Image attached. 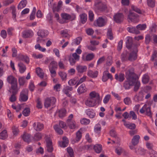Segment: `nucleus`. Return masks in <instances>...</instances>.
<instances>
[{"label": "nucleus", "instance_id": "36", "mask_svg": "<svg viewBox=\"0 0 157 157\" xmlns=\"http://www.w3.org/2000/svg\"><path fill=\"white\" fill-rule=\"evenodd\" d=\"M36 72L40 78H43L44 73L41 68L39 67H37L36 69Z\"/></svg>", "mask_w": 157, "mask_h": 157}, {"label": "nucleus", "instance_id": "4", "mask_svg": "<svg viewBox=\"0 0 157 157\" xmlns=\"http://www.w3.org/2000/svg\"><path fill=\"white\" fill-rule=\"evenodd\" d=\"M7 81L8 83L11 84V90L17 89V79L13 76L10 75L7 78Z\"/></svg>", "mask_w": 157, "mask_h": 157}, {"label": "nucleus", "instance_id": "56", "mask_svg": "<svg viewBox=\"0 0 157 157\" xmlns=\"http://www.w3.org/2000/svg\"><path fill=\"white\" fill-rule=\"evenodd\" d=\"M147 4L149 6L153 7L155 6V0H147Z\"/></svg>", "mask_w": 157, "mask_h": 157}, {"label": "nucleus", "instance_id": "48", "mask_svg": "<svg viewBox=\"0 0 157 157\" xmlns=\"http://www.w3.org/2000/svg\"><path fill=\"white\" fill-rule=\"evenodd\" d=\"M53 128L55 131L59 134L61 135L63 134V131L61 128H59V126L58 125H54Z\"/></svg>", "mask_w": 157, "mask_h": 157}, {"label": "nucleus", "instance_id": "20", "mask_svg": "<svg viewBox=\"0 0 157 157\" xmlns=\"http://www.w3.org/2000/svg\"><path fill=\"white\" fill-rule=\"evenodd\" d=\"M33 34V32L32 31L28 30L23 31L22 33V36L24 38H27L32 37Z\"/></svg>", "mask_w": 157, "mask_h": 157}, {"label": "nucleus", "instance_id": "12", "mask_svg": "<svg viewBox=\"0 0 157 157\" xmlns=\"http://www.w3.org/2000/svg\"><path fill=\"white\" fill-rule=\"evenodd\" d=\"M61 16L62 19L65 21L68 20L72 21L74 20L76 17L75 15L74 14H69L66 13H62Z\"/></svg>", "mask_w": 157, "mask_h": 157}, {"label": "nucleus", "instance_id": "63", "mask_svg": "<svg viewBox=\"0 0 157 157\" xmlns=\"http://www.w3.org/2000/svg\"><path fill=\"white\" fill-rule=\"evenodd\" d=\"M107 36L108 38L110 40L113 39V37L111 29H108L107 33Z\"/></svg>", "mask_w": 157, "mask_h": 157}, {"label": "nucleus", "instance_id": "27", "mask_svg": "<svg viewBox=\"0 0 157 157\" xmlns=\"http://www.w3.org/2000/svg\"><path fill=\"white\" fill-rule=\"evenodd\" d=\"M63 141L62 142H59V145L62 147H65L68 145V139L66 137H64L63 138Z\"/></svg>", "mask_w": 157, "mask_h": 157}, {"label": "nucleus", "instance_id": "19", "mask_svg": "<svg viewBox=\"0 0 157 157\" xmlns=\"http://www.w3.org/2000/svg\"><path fill=\"white\" fill-rule=\"evenodd\" d=\"M73 90V88L69 86L65 87L63 90V92L67 96L70 97L71 96V92Z\"/></svg>", "mask_w": 157, "mask_h": 157}, {"label": "nucleus", "instance_id": "5", "mask_svg": "<svg viewBox=\"0 0 157 157\" xmlns=\"http://www.w3.org/2000/svg\"><path fill=\"white\" fill-rule=\"evenodd\" d=\"M140 112L142 114L145 113L149 117L151 116L152 113L151 110L150 106L148 103H147L144 105L140 110Z\"/></svg>", "mask_w": 157, "mask_h": 157}, {"label": "nucleus", "instance_id": "46", "mask_svg": "<svg viewBox=\"0 0 157 157\" xmlns=\"http://www.w3.org/2000/svg\"><path fill=\"white\" fill-rule=\"evenodd\" d=\"M125 126L127 128L130 129H134L136 128V125L133 123L128 122L127 124H125Z\"/></svg>", "mask_w": 157, "mask_h": 157}, {"label": "nucleus", "instance_id": "28", "mask_svg": "<svg viewBox=\"0 0 157 157\" xmlns=\"http://www.w3.org/2000/svg\"><path fill=\"white\" fill-rule=\"evenodd\" d=\"M140 136L138 135L134 136L132 140V144L134 146L136 145L139 142Z\"/></svg>", "mask_w": 157, "mask_h": 157}, {"label": "nucleus", "instance_id": "53", "mask_svg": "<svg viewBox=\"0 0 157 157\" xmlns=\"http://www.w3.org/2000/svg\"><path fill=\"white\" fill-rule=\"evenodd\" d=\"M35 48L36 49H38L43 52H45L46 51V49L41 47L39 44H36L35 46Z\"/></svg>", "mask_w": 157, "mask_h": 157}, {"label": "nucleus", "instance_id": "41", "mask_svg": "<svg viewBox=\"0 0 157 157\" xmlns=\"http://www.w3.org/2000/svg\"><path fill=\"white\" fill-rule=\"evenodd\" d=\"M10 8L11 10V13L12 16V17L13 19H14L15 20L16 17V9L15 7L14 6H11Z\"/></svg>", "mask_w": 157, "mask_h": 157}, {"label": "nucleus", "instance_id": "14", "mask_svg": "<svg viewBox=\"0 0 157 157\" xmlns=\"http://www.w3.org/2000/svg\"><path fill=\"white\" fill-rule=\"evenodd\" d=\"M108 79L111 80L113 79V77L108 70L105 71L103 72V76L102 77V80L103 82H105L107 81Z\"/></svg>", "mask_w": 157, "mask_h": 157}, {"label": "nucleus", "instance_id": "30", "mask_svg": "<svg viewBox=\"0 0 157 157\" xmlns=\"http://www.w3.org/2000/svg\"><path fill=\"white\" fill-rule=\"evenodd\" d=\"M90 97L93 99H96V100H99L100 99V95L99 94L95 91H92L90 92L89 94Z\"/></svg>", "mask_w": 157, "mask_h": 157}, {"label": "nucleus", "instance_id": "8", "mask_svg": "<svg viewBox=\"0 0 157 157\" xmlns=\"http://www.w3.org/2000/svg\"><path fill=\"white\" fill-rule=\"evenodd\" d=\"M106 23L107 20L105 18L99 17L95 21L94 24L96 26L101 27L104 26Z\"/></svg>", "mask_w": 157, "mask_h": 157}, {"label": "nucleus", "instance_id": "37", "mask_svg": "<svg viewBox=\"0 0 157 157\" xmlns=\"http://www.w3.org/2000/svg\"><path fill=\"white\" fill-rule=\"evenodd\" d=\"M94 149L97 153H99L101 151L102 149V146L101 144H96L94 145Z\"/></svg>", "mask_w": 157, "mask_h": 157}, {"label": "nucleus", "instance_id": "2", "mask_svg": "<svg viewBox=\"0 0 157 157\" xmlns=\"http://www.w3.org/2000/svg\"><path fill=\"white\" fill-rule=\"evenodd\" d=\"M107 9L106 4L103 3L101 0H95L93 10L96 12L105 11Z\"/></svg>", "mask_w": 157, "mask_h": 157}, {"label": "nucleus", "instance_id": "6", "mask_svg": "<svg viewBox=\"0 0 157 157\" xmlns=\"http://www.w3.org/2000/svg\"><path fill=\"white\" fill-rule=\"evenodd\" d=\"M46 147L47 151L49 152H52L53 150L52 141L51 138L48 136L45 137Z\"/></svg>", "mask_w": 157, "mask_h": 157}, {"label": "nucleus", "instance_id": "18", "mask_svg": "<svg viewBox=\"0 0 157 157\" xmlns=\"http://www.w3.org/2000/svg\"><path fill=\"white\" fill-rule=\"evenodd\" d=\"M138 15L134 13L131 12H129V14L128 15V19L129 21L134 22L138 18Z\"/></svg>", "mask_w": 157, "mask_h": 157}, {"label": "nucleus", "instance_id": "32", "mask_svg": "<svg viewBox=\"0 0 157 157\" xmlns=\"http://www.w3.org/2000/svg\"><path fill=\"white\" fill-rule=\"evenodd\" d=\"M124 74L120 73L119 74H116L115 75V78L117 81L120 82H123L124 79Z\"/></svg>", "mask_w": 157, "mask_h": 157}, {"label": "nucleus", "instance_id": "50", "mask_svg": "<svg viewBox=\"0 0 157 157\" xmlns=\"http://www.w3.org/2000/svg\"><path fill=\"white\" fill-rule=\"evenodd\" d=\"M80 122L82 124L87 125L90 123V121L89 119L83 118L80 120Z\"/></svg>", "mask_w": 157, "mask_h": 157}, {"label": "nucleus", "instance_id": "60", "mask_svg": "<svg viewBox=\"0 0 157 157\" xmlns=\"http://www.w3.org/2000/svg\"><path fill=\"white\" fill-rule=\"evenodd\" d=\"M94 14L93 12L90 10L89 12V19L90 21H92L94 20Z\"/></svg>", "mask_w": 157, "mask_h": 157}, {"label": "nucleus", "instance_id": "31", "mask_svg": "<svg viewBox=\"0 0 157 157\" xmlns=\"http://www.w3.org/2000/svg\"><path fill=\"white\" fill-rule=\"evenodd\" d=\"M86 91V88L85 84H82L78 88V92L79 94H82Z\"/></svg>", "mask_w": 157, "mask_h": 157}, {"label": "nucleus", "instance_id": "21", "mask_svg": "<svg viewBox=\"0 0 157 157\" xmlns=\"http://www.w3.org/2000/svg\"><path fill=\"white\" fill-rule=\"evenodd\" d=\"M34 129L36 131H40L43 129L44 125L40 122H34L33 124Z\"/></svg>", "mask_w": 157, "mask_h": 157}, {"label": "nucleus", "instance_id": "42", "mask_svg": "<svg viewBox=\"0 0 157 157\" xmlns=\"http://www.w3.org/2000/svg\"><path fill=\"white\" fill-rule=\"evenodd\" d=\"M8 136L7 132L5 130L0 133V139L2 140L5 139Z\"/></svg>", "mask_w": 157, "mask_h": 157}, {"label": "nucleus", "instance_id": "47", "mask_svg": "<svg viewBox=\"0 0 157 157\" xmlns=\"http://www.w3.org/2000/svg\"><path fill=\"white\" fill-rule=\"evenodd\" d=\"M87 78V76L85 75H84L83 77L81 78L78 81L75 86V87H77L79 85L86 81Z\"/></svg>", "mask_w": 157, "mask_h": 157}, {"label": "nucleus", "instance_id": "15", "mask_svg": "<svg viewBox=\"0 0 157 157\" xmlns=\"http://www.w3.org/2000/svg\"><path fill=\"white\" fill-rule=\"evenodd\" d=\"M146 93L144 91L140 92L134 97V99L136 101H142L143 100L144 96L146 94Z\"/></svg>", "mask_w": 157, "mask_h": 157}, {"label": "nucleus", "instance_id": "34", "mask_svg": "<svg viewBox=\"0 0 157 157\" xmlns=\"http://www.w3.org/2000/svg\"><path fill=\"white\" fill-rule=\"evenodd\" d=\"M127 30L129 32L134 33L138 34L140 33L139 29L137 28V26L136 28L133 27H128Z\"/></svg>", "mask_w": 157, "mask_h": 157}, {"label": "nucleus", "instance_id": "23", "mask_svg": "<svg viewBox=\"0 0 157 157\" xmlns=\"http://www.w3.org/2000/svg\"><path fill=\"white\" fill-rule=\"evenodd\" d=\"M12 94L11 95L9 98V100L10 101L13 102L15 101L17 99L16 95L18 92V89H15V90H10Z\"/></svg>", "mask_w": 157, "mask_h": 157}, {"label": "nucleus", "instance_id": "16", "mask_svg": "<svg viewBox=\"0 0 157 157\" xmlns=\"http://www.w3.org/2000/svg\"><path fill=\"white\" fill-rule=\"evenodd\" d=\"M94 57L93 53L87 54L86 53H84L82 55V58L84 61H89L92 60Z\"/></svg>", "mask_w": 157, "mask_h": 157}, {"label": "nucleus", "instance_id": "64", "mask_svg": "<svg viewBox=\"0 0 157 157\" xmlns=\"http://www.w3.org/2000/svg\"><path fill=\"white\" fill-rule=\"evenodd\" d=\"M149 154L151 157H157V153L156 151L153 150H151L150 151Z\"/></svg>", "mask_w": 157, "mask_h": 157}, {"label": "nucleus", "instance_id": "29", "mask_svg": "<svg viewBox=\"0 0 157 157\" xmlns=\"http://www.w3.org/2000/svg\"><path fill=\"white\" fill-rule=\"evenodd\" d=\"M67 127L68 126L70 129H74L78 128L77 124L75 121L66 123Z\"/></svg>", "mask_w": 157, "mask_h": 157}, {"label": "nucleus", "instance_id": "59", "mask_svg": "<svg viewBox=\"0 0 157 157\" xmlns=\"http://www.w3.org/2000/svg\"><path fill=\"white\" fill-rule=\"evenodd\" d=\"M12 132L15 135H17L19 132V130L17 127L13 126L12 127Z\"/></svg>", "mask_w": 157, "mask_h": 157}, {"label": "nucleus", "instance_id": "13", "mask_svg": "<svg viewBox=\"0 0 157 157\" xmlns=\"http://www.w3.org/2000/svg\"><path fill=\"white\" fill-rule=\"evenodd\" d=\"M85 104L86 106L89 107H94L96 105V99L89 98L86 101Z\"/></svg>", "mask_w": 157, "mask_h": 157}, {"label": "nucleus", "instance_id": "33", "mask_svg": "<svg viewBox=\"0 0 157 157\" xmlns=\"http://www.w3.org/2000/svg\"><path fill=\"white\" fill-rule=\"evenodd\" d=\"M27 4L26 0H22L19 3L17 6V8L19 9H21L25 7Z\"/></svg>", "mask_w": 157, "mask_h": 157}, {"label": "nucleus", "instance_id": "9", "mask_svg": "<svg viewBox=\"0 0 157 157\" xmlns=\"http://www.w3.org/2000/svg\"><path fill=\"white\" fill-rule=\"evenodd\" d=\"M126 46L128 49H131V50H134L135 47L137 48V45L133 44V39L131 37H128L127 38L126 42Z\"/></svg>", "mask_w": 157, "mask_h": 157}, {"label": "nucleus", "instance_id": "39", "mask_svg": "<svg viewBox=\"0 0 157 157\" xmlns=\"http://www.w3.org/2000/svg\"><path fill=\"white\" fill-rule=\"evenodd\" d=\"M49 69H57L58 67V64L56 62L53 61L51 62L48 66Z\"/></svg>", "mask_w": 157, "mask_h": 157}, {"label": "nucleus", "instance_id": "45", "mask_svg": "<svg viewBox=\"0 0 157 157\" xmlns=\"http://www.w3.org/2000/svg\"><path fill=\"white\" fill-rule=\"evenodd\" d=\"M59 75L60 77L62 80H66L67 77V75L65 72L60 71L58 72Z\"/></svg>", "mask_w": 157, "mask_h": 157}, {"label": "nucleus", "instance_id": "61", "mask_svg": "<svg viewBox=\"0 0 157 157\" xmlns=\"http://www.w3.org/2000/svg\"><path fill=\"white\" fill-rule=\"evenodd\" d=\"M59 126L62 128L66 129L67 128V125L63 121H59Z\"/></svg>", "mask_w": 157, "mask_h": 157}, {"label": "nucleus", "instance_id": "25", "mask_svg": "<svg viewBox=\"0 0 157 157\" xmlns=\"http://www.w3.org/2000/svg\"><path fill=\"white\" fill-rule=\"evenodd\" d=\"M48 32L47 30L41 29L39 30L37 32V35L41 37H45L48 34Z\"/></svg>", "mask_w": 157, "mask_h": 157}, {"label": "nucleus", "instance_id": "3", "mask_svg": "<svg viewBox=\"0 0 157 157\" xmlns=\"http://www.w3.org/2000/svg\"><path fill=\"white\" fill-rule=\"evenodd\" d=\"M56 102V98L54 97H51L46 98L44 103V107L46 108H53L55 106Z\"/></svg>", "mask_w": 157, "mask_h": 157}, {"label": "nucleus", "instance_id": "11", "mask_svg": "<svg viewBox=\"0 0 157 157\" xmlns=\"http://www.w3.org/2000/svg\"><path fill=\"white\" fill-rule=\"evenodd\" d=\"M28 91L27 89H24L21 93L19 100L22 101H26L28 99Z\"/></svg>", "mask_w": 157, "mask_h": 157}, {"label": "nucleus", "instance_id": "54", "mask_svg": "<svg viewBox=\"0 0 157 157\" xmlns=\"http://www.w3.org/2000/svg\"><path fill=\"white\" fill-rule=\"evenodd\" d=\"M12 107L13 109L16 110L17 112H19L21 109L22 107V105H18L16 106L14 105H12Z\"/></svg>", "mask_w": 157, "mask_h": 157}, {"label": "nucleus", "instance_id": "49", "mask_svg": "<svg viewBox=\"0 0 157 157\" xmlns=\"http://www.w3.org/2000/svg\"><path fill=\"white\" fill-rule=\"evenodd\" d=\"M66 110L64 109H62L59 112V116L60 118H63L66 116Z\"/></svg>", "mask_w": 157, "mask_h": 157}, {"label": "nucleus", "instance_id": "43", "mask_svg": "<svg viewBox=\"0 0 157 157\" xmlns=\"http://www.w3.org/2000/svg\"><path fill=\"white\" fill-rule=\"evenodd\" d=\"M19 67V71L21 73H23L26 70L25 66L22 63L20 62L18 64Z\"/></svg>", "mask_w": 157, "mask_h": 157}, {"label": "nucleus", "instance_id": "62", "mask_svg": "<svg viewBox=\"0 0 157 157\" xmlns=\"http://www.w3.org/2000/svg\"><path fill=\"white\" fill-rule=\"evenodd\" d=\"M26 81L24 77H20L19 78V82L20 85L23 86Z\"/></svg>", "mask_w": 157, "mask_h": 157}, {"label": "nucleus", "instance_id": "1", "mask_svg": "<svg viewBox=\"0 0 157 157\" xmlns=\"http://www.w3.org/2000/svg\"><path fill=\"white\" fill-rule=\"evenodd\" d=\"M126 80L124 83V87L126 89H129L131 86H134L138 80L136 74L134 72V69L132 68L126 72Z\"/></svg>", "mask_w": 157, "mask_h": 157}, {"label": "nucleus", "instance_id": "58", "mask_svg": "<svg viewBox=\"0 0 157 157\" xmlns=\"http://www.w3.org/2000/svg\"><path fill=\"white\" fill-rule=\"evenodd\" d=\"M149 79V77L147 75H144L142 81L143 82L144 84H146L148 83Z\"/></svg>", "mask_w": 157, "mask_h": 157}, {"label": "nucleus", "instance_id": "17", "mask_svg": "<svg viewBox=\"0 0 157 157\" xmlns=\"http://www.w3.org/2000/svg\"><path fill=\"white\" fill-rule=\"evenodd\" d=\"M113 18L117 23H119L123 21L124 16L122 13H117L114 15Z\"/></svg>", "mask_w": 157, "mask_h": 157}, {"label": "nucleus", "instance_id": "38", "mask_svg": "<svg viewBox=\"0 0 157 157\" xmlns=\"http://www.w3.org/2000/svg\"><path fill=\"white\" fill-rule=\"evenodd\" d=\"M22 138L25 142L29 143L30 141V135L28 133H25L23 135Z\"/></svg>", "mask_w": 157, "mask_h": 157}, {"label": "nucleus", "instance_id": "24", "mask_svg": "<svg viewBox=\"0 0 157 157\" xmlns=\"http://www.w3.org/2000/svg\"><path fill=\"white\" fill-rule=\"evenodd\" d=\"M62 5V2L61 1H59L58 2L57 5L54 4L52 7L53 12L55 13L56 12H59L61 7Z\"/></svg>", "mask_w": 157, "mask_h": 157}, {"label": "nucleus", "instance_id": "26", "mask_svg": "<svg viewBox=\"0 0 157 157\" xmlns=\"http://www.w3.org/2000/svg\"><path fill=\"white\" fill-rule=\"evenodd\" d=\"M98 72L97 71H93L91 70H89L88 72L87 75L92 78H96L98 75Z\"/></svg>", "mask_w": 157, "mask_h": 157}, {"label": "nucleus", "instance_id": "7", "mask_svg": "<svg viewBox=\"0 0 157 157\" xmlns=\"http://www.w3.org/2000/svg\"><path fill=\"white\" fill-rule=\"evenodd\" d=\"M68 58L70 64L72 65H73L77 61L79 60L80 56L76 53H74L72 54V57L71 56H69Z\"/></svg>", "mask_w": 157, "mask_h": 157}, {"label": "nucleus", "instance_id": "55", "mask_svg": "<svg viewBox=\"0 0 157 157\" xmlns=\"http://www.w3.org/2000/svg\"><path fill=\"white\" fill-rule=\"evenodd\" d=\"M32 56L35 59H40L43 57L44 56L42 54H37L36 53H34L32 54Z\"/></svg>", "mask_w": 157, "mask_h": 157}, {"label": "nucleus", "instance_id": "40", "mask_svg": "<svg viewBox=\"0 0 157 157\" xmlns=\"http://www.w3.org/2000/svg\"><path fill=\"white\" fill-rule=\"evenodd\" d=\"M86 114L90 118H93L95 115V113L94 111L90 109H88L86 110Z\"/></svg>", "mask_w": 157, "mask_h": 157}, {"label": "nucleus", "instance_id": "52", "mask_svg": "<svg viewBox=\"0 0 157 157\" xmlns=\"http://www.w3.org/2000/svg\"><path fill=\"white\" fill-rule=\"evenodd\" d=\"M69 31L67 29H64L61 32V33L64 37H69V35L68 33Z\"/></svg>", "mask_w": 157, "mask_h": 157}, {"label": "nucleus", "instance_id": "35", "mask_svg": "<svg viewBox=\"0 0 157 157\" xmlns=\"http://www.w3.org/2000/svg\"><path fill=\"white\" fill-rule=\"evenodd\" d=\"M18 58L20 60L24 61L27 63H29V59L27 56H25L22 54H20L18 55Z\"/></svg>", "mask_w": 157, "mask_h": 157}, {"label": "nucleus", "instance_id": "57", "mask_svg": "<svg viewBox=\"0 0 157 157\" xmlns=\"http://www.w3.org/2000/svg\"><path fill=\"white\" fill-rule=\"evenodd\" d=\"M30 109L29 108H25L23 111V115L25 117L28 116L30 113Z\"/></svg>", "mask_w": 157, "mask_h": 157}, {"label": "nucleus", "instance_id": "44", "mask_svg": "<svg viewBox=\"0 0 157 157\" xmlns=\"http://www.w3.org/2000/svg\"><path fill=\"white\" fill-rule=\"evenodd\" d=\"M80 17L81 21L82 24L85 23L87 21V15L85 13H83L80 16Z\"/></svg>", "mask_w": 157, "mask_h": 157}, {"label": "nucleus", "instance_id": "10", "mask_svg": "<svg viewBox=\"0 0 157 157\" xmlns=\"http://www.w3.org/2000/svg\"><path fill=\"white\" fill-rule=\"evenodd\" d=\"M132 52L129 54L128 57V60L133 61L136 60L137 58L138 49L136 47H135L134 50H131Z\"/></svg>", "mask_w": 157, "mask_h": 157}, {"label": "nucleus", "instance_id": "51", "mask_svg": "<svg viewBox=\"0 0 157 157\" xmlns=\"http://www.w3.org/2000/svg\"><path fill=\"white\" fill-rule=\"evenodd\" d=\"M101 125L98 124H96L94 127V131L96 133H99L101 132Z\"/></svg>", "mask_w": 157, "mask_h": 157}, {"label": "nucleus", "instance_id": "22", "mask_svg": "<svg viewBox=\"0 0 157 157\" xmlns=\"http://www.w3.org/2000/svg\"><path fill=\"white\" fill-rule=\"evenodd\" d=\"M76 69L78 73H82L86 71L87 67L86 66L78 65L76 66Z\"/></svg>", "mask_w": 157, "mask_h": 157}]
</instances>
